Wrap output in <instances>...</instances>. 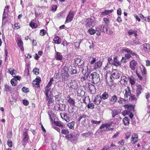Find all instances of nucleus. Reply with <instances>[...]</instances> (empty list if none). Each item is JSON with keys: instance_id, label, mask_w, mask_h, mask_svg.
<instances>
[{"instance_id": "1", "label": "nucleus", "mask_w": 150, "mask_h": 150, "mask_svg": "<svg viewBox=\"0 0 150 150\" xmlns=\"http://www.w3.org/2000/svg\"><path fill=\"white\" fill-rule=\"evenodd\" d=\"M142 66H139L136 70V74L139 79L141 81L144 79H146L147 71L144 66L142 64Z\"/></svg>"}, {"instance_id": "2", "label": "nucleus", "mask_w": 150, "mask_h": 150, "mask_svg": "<svg viewBox=\"0 0 150 150\" xmlns=\"http://www.w3.org/2000/svg\"><path fill=\"white\" fill-rule=\"evenodd\" d=\"M75 63L77 64L79 67L82 68V72L83 74H85L88 71V67L84 66V62L81 59L79 58H76L75 60Z\"/></svg>"}, {"instance_id": "3", "label": "nucleus", "mask_w": 150, "mask_h": 150, "mask_svg": "<svg viewBox=\"0 0 150 150\" xmlns=\"http://www.w3.org/2000/svg\"><path fill=\"white\" fill-rule=\"evenodd\" d=\"M125 110H124L122 112L123 116H125L134 111L135 106L131 104H126L124 105Z\"/></svg>"}, {"instance_id": "4", "label": "nucleus", "mask_w": 150, "mask_h": 150, "mask_svg": "<svg viewBox=\"0 0 150 150\" xmlns=\"http://www.w3.org/2000/svg\"><path fill=\"white\" fill-rule=\"evenodd\" d=\"M89 81L93 83L96 84L98 83L100 81L99 74L95 72H93L89 76Z\"/></svg>"}, {"instance_id": "5", "label": "nucleus", "mask_w": 150, "mask_h": 150, "mask_svg": "<svg viewBox=\"0 0 150 150\" xmlns=\"http://www.w3.org/2000/svg\"><path fill=\"white\" fill-rule=\"evenodd\" d=\"M121 51L123 52H126L127 54H126L125 55V57L127 59H129L132 57V56H135L137 57L139 56V55L137 54L128 48H126L124 49H122L121 50Z\"/></svg>"}, {"instance_id": "6", "label": "nucleus", "mask_w": 150, "mask_h": 150, "mask_svg": "<svg viewBox=\"0 0 150 150\" xmlns=\"http://www.w3.org/2000/svg\"><path fill=\"white\" fill-rule=\"evenodd\" d=\"M66 139L73 143H75L77 141L78 137L76 136L75 134L73 133L68 134L65 136Z\"/></svg>"}, {"instance_id": "7", "label": "nucleus", "mask_w": 150, "mask_h": 150, "mask_svg": "<svg viewBox=\"0 0 150 150\" xmlns=\"http://www.w3.org/2000/svg\"><path fill=\"white\" fill-rule=\"evenodd\" d=\"M84 21L86 23L85 26L86 28H88L90 27H93L95 25V21L91 18H85Z\"/></svg>"}, {"instance_id": "8", "label": "nucleus", "mask_w": 150, "mask_h": 150, "mask_svg": "<svg viewBox=\"0 0 150 150\" xmlns=\"http://www.w3.org/2000/svg\"><path fill=\"white\" fill-rule=\"evenodd\" d=\"M63 70L64 71L67 70L71 75H74L77 73L76 68L75 66H70L68 68L66 66H64L63 68Z\"/></svg>"}, {"instance_id": "9", "label": "nucleus", "mask_w": 150, "mask_h": 150, "mask_svg": "<svg viewBox=\"0 0 150 150\" xmlns=\"http://www.w3.org/2000/svg\"><path fill=\"white\" fill-rule=\"evenodd\" d=\"M132 91L129 86H127L123 91V93L125 98H127L129 96L131 95Z\"/></svg>"}, {"instance_id": "10", "label": "nucleus", "mask_w": 150, "mask_h": 150, "mask_svg": "<svg viewBox=\"0 0 150 150\" xmlns=\"http://www.w3.org/2000/svg\"><path fill=\"white\" fill-rule=\"evenodd\" d=\"M74 14V12L70 11L66 17L65 22L68 23L71 22L73 20Z\"/></svg>"}, {"instance_id": "11", "label": "nucleus", "mask_w": 150, "mask_h": 150, "mask_svg": "<svg viewBox=\"0 0 150 150\" xmlns=\"http://www.w3.org/2000/svg\"><path fill=\"white\" fill-rule=\"evenodd\" d=\"M138 65L137 62L134 59H133L130 62L129 67L131 70L134 71L136 70Z\"/></svg>"}, {"instance_id": "12", "label": "nucleus", "mask_w": 150, "mask_h": 150, "mask_svg": "<svg viewBox=\"0 0 150 150\" xmlns=\"http://www.w3.org/2000/svg\"><path fill=\"white\" fill-rule=\"evenodd\" d=\"M66 105L65 104H61V105L59 103L56 104L54 106V109L58 111H64L65 110Z\"/></svg>"}, {"instance_id": "13", "label": "nucleus", "mask_w": 150, "mask_h": 150, "mask_svg": "<svg viewBox=\"0 0 150 150\" xmlns=\"http://www.w3.org/2000/svg\"><path fill=\"white\" fill-rule=\"evenodd\" d=\"M110 103L112 105H114L117 101L118 98L117 96L116 95L114 94L112 96L110 95Z\"/></svg>"}, {"instance_id": "14", "label": "nucleus", "mask_w": 150, "mask_h": 150, "mask_svg": "<svg viewBox=\"0 0 150 150\" xmlns=\"http://www.w3.org/2000/svg\"><path fill=\"white\" fill-rule=\"evenodd\" d=\"M41 81V78L40 77H38L35 78L32 82L34 87L35 88H39L40 87V84Z\"/></svg>"}, {"instance_id": "15", "label": "nucleus", "mask_w": 150, "mask_h": 150, "mask_svg": "<svg viewBox=\"0 0 150 150\" xmlns=\"http://www.w3.org/2000/svg\"><path fill=\"white\" fill-rule=\"evenodd\" d=\"M105 80L106 81V84L109 86H111L112 84V79L111 75L108 76L106 74L105 76Z\"/></svg>"}, {"instance_id": "16", "label": "nucleus", "mask_w": 150, "mask_h": 150, "mask_svg": "<svg viewBox=\"0 0 150 150\" xmlns=\"http://www.w3.org/2000/svg\"><path fill=\"white\" fill-rule=\"evenodd\" d=\"M65 100L70 105L74 106H75V102L74 99L71 98L70 96H67Z\"/></svg>"}, {"instance_id": "17", "label": "nucleus", "mask_w": 150, "mask_h": 150, "mask_svg": "<svg viewBox=\"0 0 150 150\" xmlns=\"http://www.w3.org/2000/svg\"><path fill=\"white\" fill-rule=\"evenodd\" d=\"M61 118L64 120H65L67 122H69L70 121V118L69 117L68 114L66 112H64L60 114Z\"/></svg>"}, {"instance_id": "18", "label": "nucleus", "mask_w": 150, "mask_h": 150, "mask_svg": "<svg viewBox=\"0 0 150 150\" xmlns=\"http://www.w3.org/2000/svg\"><path fill=\"white\" fill-rule=\"evenodd\" d=\"M135 94L137 97H138L143 91V88L140 84H138L136 86Z\"/></svg>"}, {"instance_id": "19", "label": "nucleus", "mask_w": 150, "mask_h": 150, "mask_svg": "<svg viewBox=\"0 0 150 150\" xmlns=\"http://www.w3.org/2000/svg\"><path fill=\"white\" fill-rule=\"evenodd\" d=\"M62 80L65 81L68 80L69 75L67 71H63L62 74Z\"/></svg>"}, {"instance_id": "20", "label": "nucleus", "mask_w": 150, "mask_h": 150, "mask_svg": "<svg viewBox=\"0 0 150 150\" xmlns=\"http://www.w3.org/2000/svg\"><path fill=\"white\" fill-rule=\"evenodd\" d=\"M139 140L138 136L137 133H135L132 136L131 141L132 144H136Z\"/></svg>"}, {"instance_id": "21", "label": "nucleus", "mask_w": 150, "mask_h": 150, "mask_svg": "<svg viewBox=\"0 0 150 150\" xmlns=\"http://www.w3.org/2000/svg\"><path fill=\"white\" fill-rule=\"evenodd\" d=\"M102 99L101 96L100 95H98L96 96L93 100L94 104L98 105L101 102Z\"/></svg>"}, {"instance_id": "22", "label": "nucleus", "mask_w": 150, "mask_h": 150, "mask_svg": "<svg viewBox=\"0 0 150 150\" xmlns=\"http://www.w3.org/2000/svg\"><path fill=\"white\" fill-rule=\"evenodd\" d=\"M70 87L74 89H76L78 88V86L77 82L75 80H71L70 82Z\"/></svg>"}, {"instance_id": "23", "label": "nucleus", "mask_w": 150, "mask_h": 150, "mask_svg": "<svg viewBox=\"0 0 150 150\" xmlns=\"http://www.w3.org/2000/svg\"><path fill=\"white\" fill-rule=\"evenodd\" d=\"M112 76L114 79H117L120 77V74L117 71V70L114 69L113 70L112 72Z\"/></svg>"}, {"instance_id": "24", "label": "nucleus", "mask_w": 150, "mask_h": 150, "mask_svg": "<svg viewBox=\"0 0 150 150\" xmlns=\"http://www.w3.org/2000/svg\"><path fill=\"white\" fill-rule=\"evenodd\" d=\"M128 79L125 76H122L121 77L120 83L122 85H125L127 84Z\"/></svg>"}, {"instance_id": "25", "label": "nucleus", "mask_w": 150, "mask_h": 150, "mask_svg": "<svg viewBox=\"0 0 150 150\" xmlns=\"http://www.w3.org/2000/svg\"><path fill=\"white\" fill-rule=\"evenodd\" d=\"M128 80H129V82L131 86H133L135 84L136 79L133 76H128Z\"/></svg>"}, {"instance_id": "26", "label": "nucleus", "mask_w": 150, "mask_h": 150, "mask_svg": "<svg viewBox=\"0 0 150 150\" xmlns=\"http://www.w3.org/2000/svg\"><path fill=\"white\" fill-rule=\"evenodd\" d=\"M29 139V137L28 135L27 132H23V139L22 140L23 142L24 143H27L28 140Z\"/></svg>"}, {"instance_id": "27", "label": "nucleus", "mask_w": 150, "mask_h": 150, "mask_svg": "<svg viewBox=\"0 0 150 150\" xmlns=\"http://www.w3.org/2000/svg\"><path fill=\"white\" fill-rule=\"evenodd\" d=\"M143 49L146 52H150V44L145 43L143 45Z\"/></svg>"}, {"instance_id": "28", "label": "nucleus", "mask_w": 150, "mask_h": 150, "mask_svg": "<svg viewBox=\"0 0 150 150\" xmlns=\"http://www.w3.org/2000/svg\"><path fill=\"white\" fill-rule=\"evenodd\" d=\"M46 100L47 101V105L48 106L52 105V104L53 103L54 100L51 96L46 97Z\"/></svg>"}, {"instance_id": "29", "label": "nucleus", "mask_w": 150, "mask_h": 150, "mask_svg": "<svg viewBox=\"0 0 150 150\" xmlns=\"http://www.w3.org/2000/svg\"><path fill=\"white\" fill-rule=\"evenodd\" d=\"M86 117V115L84 114L82 115H80L79 117L77 120V122H79L81 119L83 120L81 122V123L84 124L86 122V119L85 117Z\"/></svg>"}, {"instance_id": "30", "label": "nucleus", "mask_w": 150, "mask_h": 150, "mask_svg": "<svg viewBox=\"0 0 150 150\" xmlns=\"http://www.w3.org/2000/svg\"><path fill=\"white\" fill-rule=\"evenodd\" d=\"M102 62L101 61L99 60L97 61L95 63L93 68L95 70H96L98 68H100L102 65Z\"/></svg>"}, {"instance_id": "31", "label": "nucleus", "mask_w": 150, "mask_h": 150, "mask_svg": "<svg viewBox=\"0 0 150 150\" xmlns=\"http://www.w3.org/2000/svg\"><path fill=\"white\" fill-rule=\"evenodd\" d=\"M55 57L57 60H60L62 59L63 56L60 53L56 52Z\"/></svg>"}, {"instance_id": "32", "label": "nucleus", "mask_w": 150, "mask_h": 150, "mask_svg": "<svg viewBox=\"0 0 150 150\" xmlns=\"http://www.w3.org/2000/svg\"><path fill=\"white\" fill-rule=\"evenodd\" d=\"M113 64L115 66H118L121 65V62L117 59V57L115 56L114 57Z\"/></svg>"}, {"instance_id": "33", "label": "nucleus", "mask_w": 150, "mask_h": 150, "mask_svg": "<svg viewBox=\"0 0 150 150\" xmlns=\"http://www.w3.org/2000/svg\"><path fill=\"white\" fill-rule=\"evenodd\" d=\"M120 112L117 109H114L112 111V117L113 118L115 117L117 115H118Z\"/></svg>"}, {"instance_id": "34", "label": "nucleus", "mask_w": 150, "mask_h": 150, "mask_svg": "<svg viewBox=\"0 0 150 150\" xmlns=\"http://www.w3.org/2000/svg\"><path fill=\"white\" fill-rule=\"evenodd\" d=\"M75 124V122L74 121H73L68 123L67 125L70 129H74Z\"/></svg>"}, {"instance_id": "35", "label": "nucleus", "mask_w": 150, "mask_h": 150, "mask_svg": "<svg viewBox=\"0 0 150 150\" xmlns=\"http://www.w3.org/2000/svg\"><path fill=\"white\" fill-rule=\"evenodd\" d=\"M16 79L17 80H19V76H17L16 77V79H13L11 80V83L12 86H15L18 83Z\"/></svg>"}, {"instance_id": "36", "label": "nucleus", "mask_w": 150, "mask_h": 150, "mask_svg": "<svg viewBox=\"0 0 150 150\" xmlns=\"http://www.w3.org/2000/svg\"><path fill=\"white\" fill-rule=\"evenodd\" d=\"M50 88H47V87H45L44 93L46 97L50 96L49 95V94L50 92Z\"/></svg>"}, {"instance_id": "37", "label": "nucleus", "mask_w": 150, "mask_h": 150, "mask_svg": "<svg viewBox=\"0 0 150 150\" xmlns=\"http://www.w3.org/2000/svg\"><path fill=\"white\" fill-rule=\"evenodd\" d=\"M83 102L86 104L89 103L90 102V99L89 97L88 96H84V98L83 99Z\"/></svg>"}, {"instance_id": "38", "label": "nucleus", "mask_w": 150, "mask_h": 150, "mask_svg": "<svg viewBox=\"0 0 150 150\" xmlns=\"http://www.w3.org/2000/svg\"><path fill=\"white\" fill-rule=\"evenodd\" d=\"M122 120L123 124L125 125H128L129 124V120L128 117H125Z\"/></svg>"}, {"instance_id": "39", "label": "nucleus", "mask_w": 150, "mask_h": 150, "mask_svg": "<svg viewBox=\"0 0 150 150\" xmlns=\"http://www.w3.org/2000/svg\"><path fill=\"white\" fill-rule=\"evenodd\" d=\"M109 96V95L107 92H104L102 95L101 97L102 99L105 100L107 99Z\"/></svg>"}, {"instance_id": "40", "label": "nucleus", "mask_w": 150, "mask_h": 150, "mask_svg": "<svg viewBox=\"0 0 150 150\" xmlns=\"http://www.w3.org/2000/svg\"><path fill=\"white\" fill-rule=\"evenodd\" d=\"M53 40L54 42V43L55 44H59L61 43V42L59 41V38L57 35L54 36Z\"/></svg>"}, {"instance_id": "41", "label": "nucleus", "mask_w": 150, "mask_h": 150, "mask_svg": "<svg viewBox=\"0 0 150 150\" xmlns=\"http://www.w3.org/2000/svg\"><path fill=\"white\" fill-rule=\"evenodd\" d=\"M117 102L120 104H124L126 102V100L125 98H123L121 97L119 98L118 100H117Z\"/></svg>"}, {"instance_id": "42", "label": "nucleus", "mask_w": 150, "mask_h": 150, "mask_svg": "<svg viewBox=\"0 0 150 150\" xmlns=\"http://www.w3.org/2000/svg\"><path fill=\"white\" fill-rule=\"evenodd\" d=\"M54 123L55 125L59 127H63L64 126V125L62 122L60 121H54Z\"/></svg>"}, {"instance_id": "43", "label": "nucleus", "mask_w": 150, "mask_h": 150, "mask_svg": "<svg viewBox=\"0 0 150 150\" xmlns=\"http://www.w3.org/2000/svg\"><path fill=\"white\" fill-rule=\"evenodd\" d=\"M88 87L90 93H94L96 89L95 86L94 85H89Z\"/></svg>"}, {"instance_id": "44", "label": "nucleus", "mask_w": 150, "mask_h": 150, "mask_svg": "<svg viewBox=\"0 0 150 150\" xmlns=\"http://www.w3.org/2000/svg\"><path fill=\"white\" fill-rule=\"evenodd\" d=\"M102 27V30L103 32H104L105 33H107L108 34H109L110 32L108 31L109 28H108L107 26H103L102 25L101 27Z\"/></svg>"}, {"instance_id": "45", "label": "nucleus", "mask_w": 150, "mask_h": 150, "mask_svg": "<svg viewBox=\"0 0 150 150\" xmlns=\"http://www.w3.org/2000/svg\"><path fill=\"white\" fill-rule=\"evenodd\" d=\"M34 21V20H32L31 21V22L30 23L29 25H30V26L32 28H35L37 27L38 25H37V24H36V23H35L33 22Z\"/></svg>"}, {"instance_id": "46", "label": "nucleus", "mask_w": 150, "mask_h": 150, "mask_svg": "<svg viewBox=\"0 0 150 150\" xmlns=\"http://www.w3.org/2000/svg\"><path fill=\"white\" fill-rule=\"evenodd\" d=\"M88 33L91 35H94L96 33V31L92 27L89 28L88 30Z\"/></svg>"}, {"instance_id": "47", "label": "nucleus", "mask_w": 150, "mask_h": 150, "mask_svg": "<svg viewBox=\"0 0 150 150\" xmlns=\"http://www.w3.org/2000/svg\"><path fill=\"white\" fill-rule=\"evenodd\" d=\"M62 96V93H59V94L57 95L54 96L55 100L57 101H59L60 100Z\"/></svg>"}, {"instance_id": "48", "label": "nucleus", "mask_w": 150, "mask_h": 150, "mask_svg": "<svg viewBox=\"0 0 150 150\" xmlns=\"http://www.w3.org/2000/svg\"><path fill=\"white\" fill-rule=\"evenodd\" d=\"M61 133L62 134L66 135L69 134V131L68 129L66 128L63 129L61 130Z\"/></svg>"}, {"instance_id": "49", "label": "nucleus", "mask_w": 150, "mask_h": 150, "mask_svg": "<svg viewBox=\"0 0 150 150\" xmlns=\"http://www.w3.org/2000/svg\"><path fill=\"white\" fill-rule=\"evenodd\" d=\"M23 45V42L20 38H19V47L22 51H24V50Z\"/></svg>"}, {"instance_id": "50", "label": "nucleus", "mask_w": 150, "mask_h": 150, "mask_svg": "<svg viewBox=\"0 0 150 150\" xmlns=\"http://www.w3.org/2000/svg\"><path fill=\"white\" fill-rule=\"evenodd\" d=\"M87 105V108L88 109H93L94 108L95 105L93 103H89Z\"/></svg>"}, {"instance_id": "51", "label": "nucleus", "mask_w": 150, "mask_h": 150, "mask_svg": "<svg viewBox=\"0 0 150 150\" xmlns=\"http://www.w3.org/2000/svg\"><path fill=\"white\" fill-rule=\"evenodd\" d=\"M86 73L85 74H83V76H82V77L81 78V81H84L88 78V75L87 74V75H86Z\"/></svg>"}, {"instance_id": "52", "label": "nucleus", "mask_w": 150, "mask_h": 150, "mask_svg": "<svg viewBox=\"0 0 150 150\" xmlns=\"http://www.w3.org/2000/svg\"><path fill=\"white\" fill-rule=\"evenodd\" d=\"M39 70L37 68H34L33 70V72L36 75H38L39 74Z\"/></svg>"}, {"instance_id": "53", "label": "nucleus", "mask_w": 150, "mask_h": 150, "mask_svg": "<svg viewBox=\"0 0 150 150\" xmlns=\"http://www.w3.org/2000/svg\"><path fill=\"white\" fill-rule=\"evenodd\" d=\"M129 100L131 101L137 99V98L134 95H133L131 94V95L129 96Z\"/></svg>"}, {"instance_id": "54", "label": "nucleus", "mask_w": 150, "mask_h": 150, "mask_svg": "<svg viewBox=\"0 0 150 150\" xmlns=\"http://www.w3.org/2000/svg\"><path fill=\"white\" fill-rule=\"evenodd\" d=\"M112 123V121H111L107 123H105V127L106 128V129H108V128H109L110 127V126L111 125Z\"/></svg>"}, {"instance_id": "55", "label": "nucleus", "mask_w": 150, "mask_h": 150, "mask_svg": "<svg viewBox=\"0 0 150 150\" xmlns=\"http://www.w3.org/2000/svg\"><path fill=\"white\" fill-rule=\"evenodd\" d=\"M103 21L105 24L107 25H108L110 23V20L108 18H103Z\"/></svg>"}, {"instance_id": "56", "label": "nucleus", "mask_w": 150, "mask_h": 150, "mask_svg": "<svg viewBox=\"0 0 150 150\" xmlns=\"http://www.w3.org/2000/svg\"><path fill=\"white\" fill-rule=\"evenodd\" d=\"M80 43L81 42L79 41H77L75 42V49H78L79 47Z\"/></svg>"}, {"instance_id": "57", "label": "nucleus", "mask_w": 150, "mask_h": 150, "mask_svg": "<svg viewBox=\"0 0 150 150\" xmlns=\"http://www.w3.org/2000/svg\"><path fill=\"white\" fill-rule=\"evenodd\" d=\"M46 33V31L44 29H42L40 30V35L42 36L44 35Z\"/></svg>"}, {"instance_id": "58", "label": "nucleus", "mask_w": 150, "mask_h": 150, "mask_svg": "<svg viewBox=\"0 0 150 150\" xmlns=\"http://www.w3.org/2000/svg\"><path fill=\"white\" fill-rule=\"evenodd\" d=\"M133 42L136 45H140L141 44V42L138 40L135 39L133 40Z\"/></svg>"}, {"instance_id": "59", "label": "nucleus", "mask_w": 150, "mask_h": 150, "mask_svg": "<svg viewBox=\"0 0 150 150\" xmlns=\"http://www.w3.org/2000/svg\"><path fill=\"white\" fill-rule=\"evenodd\" d=\"M22 91L25 93H28L29 91V88H26L25 87H23L22 89Z\"/></svg>"}, {"instance_id": "60", "label": "nucleus", "mask_w": 150, "mask_h": 150, "mask_svg": "<svg viewBox=\"0 0 150 150\" xmlns=\"http://www.w3.org/2000/svg\"><path fill=\"white\" fill-rule=\"evenodd\" d=\"M110 66V64H107V65L104 67V69L105 70H106L107 71H109Z\"/></svg>"}, {"instance_id": "61", "label": "nucleus", "mask_w": 150, "mask_h": 150, "mask_svg": "<svg viewBox=\"0 0 150 150\" xmlns=\"http://www.w3.org/2000/svg\"><path fill=\"white\" fill-rule=\"evenodd\" d=\"M91 122L93 124H99L101 122V121H95L94 120H91Z\"/></svg>"}, {"instance_id": "62", "label": "nucleus", "mask_w": 150, "mask_h": 150, "mask_svg": "<svg viewBox=\"0 0 150 150\" xmlns=\"http://www.w3.org/2000/svg\"><path fill=\"white\" fill-rule=\"evenodd\" d=\"M53 95L54 96H56V95H58L59 94V93H61L60 92H58L57 91V90L56 89L53 90Z\"/></svg>"}, {"instance_id": "63", "label": "nucleus", "mask_w": 150, "mask_h": 150, "mask_svg": "<svg viewBox=\"0 0 150 150\" xmlns=\"http://www.w3.org/2000/svg\"><path fill=\"white\" fill-rule=\"evenodd\" d=\"M57 6L55 5H53L52 6L51 10L53 11V12H54L57 10Z\"/></svg>"}, {"instance_id": "64", "label": "nucleus", "mask_w": 150, "mask_h": 150, "mask_svg": "<svg viewBox=\"0 0 150 150\" xmlns=\"http://www.w3.org/2000/svg\"><path fill=\"white\" fill-rule=\"evenodd\" d=\"M91 134L90 132H88L83 133V135L86 137H88L90 136Z\"/></svg>"}]
</instances>
